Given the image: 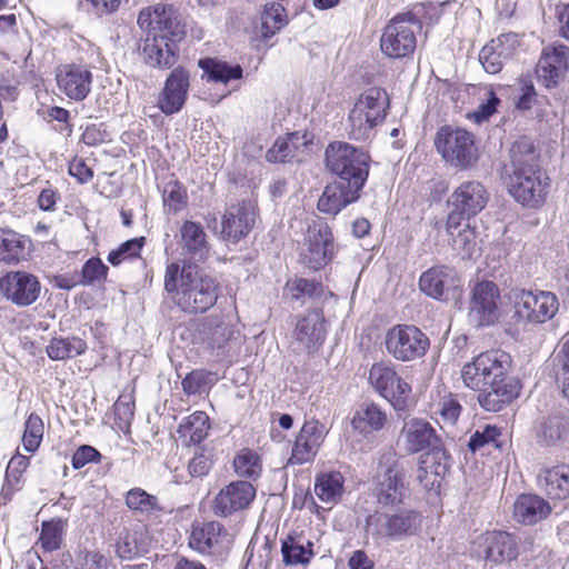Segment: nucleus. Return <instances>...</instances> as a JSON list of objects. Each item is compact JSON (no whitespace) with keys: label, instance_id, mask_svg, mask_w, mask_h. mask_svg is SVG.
<instances>
[{"label":"nucleus","instance_id":"f03ea898","mask_svg":"<svg viewBox=\"0 0 569 569\" xmlns=\"http://www.w3.org/2000/svg\"><path fill=\"white\" fill-rule=\"evenodd\" d=\"M510 158V170H507L509 193L523 206H541L548 193L549 178L539 166L532 142L526 138L517 140L511 146Z\"/></svg>","mask_w":569,"mask_h":569},{"label":"nucleus","instance_id":"58836bf2","mask_svg":"<svg viewBox=\"0 0 569 569\" xmlns=\"http://www.w3.org/2000/svg\"><path fill=\"white\" fill-rule=\"evenodd\" d=\"M209 82L228 84L232 80H240L243 77V69L240 64H230L216 58H203L198 62Z\"/></svg>","mask_w":569,"mask_h":569},{"label":"nucleus","instance_id":"aec40b11","mask_svg":"<svg viewBox=\"0 0 569 569\" xmlns=\"http://www.w3.org/2000/svg\"><path fill=\"white\" fill-rule=\"evenodd\" d=\"M256 497L254 487L248 481H233L222 488L214 499L213 511L227 517L250 506Z\"/></svg>","mask_w":569,"mask_h":569},{"label":"nucleus","instance_id":"69168bd1","mask_svg":"<svg viewBox=\"0 0 569 569\" xmlns=\"http://www.w3.org/2000/svg\"><path fill=\"white\" fill-rule=\"evenodd\" d=\"M500 99L492 90H489L487 100L478 106L477 110L472 112L470 118L477 123L488 120L497 111Z\"/></svg>","mask_w":569,"mask_h":569},{"label":"nucleus","instance_id":"f704fd0d","mask_svg":"<svg viewBox=\"0 0 569 569\" xmlns=\"http://www.w3.org/2000/svg\"><path fill=\"white\" fill-rule=\"evenodd\" d=\"M539 488L551 499L569 497V466L543 467L537 476Z\"/></svg>","mask_w":569,"mask_h":569},{"label":"nucleus","instance_id":"338daca9","mask_svg":"<svg viewBox=\"0 0 569 569\" xmlns=\"http://www.w3.org/2000/svg\"><path fill=\"white\" fill-rule=\"evenodd\" d=\"M271 565V546L264 542L254 555L252 551L248 557L244 569H269Z\"/></svg>","mask_w":569,"mask_h":569},{"label":"nucleus","instance_id":"052dcab7","mask_svg":"<svg viewBox=\"0 0 569 569\" xmlns=\"http://www.w3.org/2000/svg\"><path fill=\"white\" fill-rule=\"evenodd\" d=\"M500 436V430L495 427L487 425L482 431L477 430L469 439L468 448L470 451L476 452L485 446L493 445L497 446V438Z\"/></svg>","mask_w":569,"mask_h":569},{"label":"nucleus","instance_id":"473e14b6","mask_svg":"<svg viewBox=\"0 0 569 569\" xmlns=\"http://www.w3.org/2000/svg\"><path fill=\"white\" fill-rule=\"evenodd\" d=\"M388 421L387 412L375 402H363L351 418V427L365 438L381 431Z\"/></svg>","mask_w":569,"mask_h":569},{"label":"nucleus","instance_id":"cd10ccee","mask_svg":"<svg viewBox=\"0 0 569 569\" xmlns=\"http://www.w3.org/2000/svg\"><path fill=\"white\" fill-rule=\"evenodd\" d=\"M142 53L146 63L158 69L172 68L179 58L177 42L150 33L144 40Z\"/></svg>","mask_w":569,"mask_h":569},{"label":"nucleus","instance_id":"6ab92c4d","mask_svg":"<svg viewBox=\"0 0 569 569\" xmlns=\"http://www.w3.org/2000/svg\"><path fill=\"white\" fill-rule=\"evenodd\" d=\"M450 468V456L442 446H433L421 455L417 470L418 482L427 490L440 486Z\"/></svg>","mask_w":569,"mask_h":569},{"label":"nucleus","instance_id":"1a4fd4ad","mask_svg":"<svg viewBox=\"0 0 569 569\" xmlns=\"http://www.w3.org/2000/svg\"><path fill=\"white\" fill-rule=\"evenodd\" d=\"M559 308V299L551 291L520 289L513 292L515 317L520 322L545 323L557 316Z\"/></svg>","mask_w":569,"mask_h":569},{"label":"nucleus","instance_id":"37998d69","mask_svg":"<svg viewBox=\"0 0 569 569\" xmlns=\"http://www.w3.org/2000/svg\"><path fill=\"white\" fill-rule=\"evenodd\" d=\"M343 477L340 472H323L317 476L315 493L325 503H337L343 491Z\"/></svg>","mask_w":569,"mask_h":569},{"label":"nucleus","instance_id":"20e7f679","mask_svg":"<svg viewBox=\"0 0 569 569\" xmlns=\"http://www.w3.org/2000/svg\"><path fill=\"white\" fill-rule=\"evenodd\" d=\"M423 516L412 508L376 510L366 518V533L375 541H402L416 536Z\"/></svg>","mask_w":569,"mask_h":569},{"label":"nucleus","instance_id":"c85d7f7f","mask_svg":"<svg viewBox=\"0 0 569 569\" xmlns=\"http://www.w3.org/2000/svg\"><path fill=\"white\" fill-rule=\"evenodd\" d=\"M516 42L515 34L506 33L483 46L479 53V61L486 72L490 74L500 72L506 60L512 56Z\"/></svg>","mask_w":569,"mask_h":569},{"label":"nucleus","instance_id":"f257e3e1","mask_svg":"<svg viewBox=\"0 0 569 569\" xmlns=\"http://www.w3.org/2000/svg\"><path fill=\"white\" fill-rule=\"evenodd\" d=\"M511 359L501 350L482 352L461 369L463 385L479 391L478 402L487 411L498 412L519 395L517 382L508 377Z\"/></svg>","mask_w":569,"mask_h":569},{"label":"nucleus","instance_id":"0eeeda50","mask_svg":"<svg viewBox=\"0 0 569 569\" xmlns=\"http://www.w3.org/2000/svg\"><path fill=\"white\" fill-rule=\"evenodd\" d=\"M435 147L445 162L458 170L471 168L479 158L475 134L460 127H440Z\"/></svg>","mask_w":569,"mask_h":569},{"label":"nucleus","instance_id":"3c124183","mask_svg":"<svg viewBox=\"0 0 569 569\" xmlns=\"http://www.w3.org/2000/svg\"><path fill=\"white\" fill-rule=\"evenodd\" d=\"M144 241V237H138L122 242L118 248L109 252L107 257L108 262L117 267L128 259L139 257Z\"/></svg>","mask_w":569,"mask_h":569},{"label":"nucleus","instance_id":"5fc2aeb1","mask_svg":"<svg viewBox=\"0 0 569 569\" xmlns=\"http://www.w3.org/2000/svg\"><path fill=\"white\" fill-rule=\"evenodd\" d=\"M39 542L47 552L58 550L62 542V526L60 521H44L41 525Z\"/></svg>","mask_w":569,"mask_h":569},{"label":"nucleus","instance_id":"e2e57ef3","mask_svg":"<svg viewBox=\"0 0 569 569\" xmlns=\"http://www.w3.org/2000/svg\"><path fill=\"white\" fill-rule=\"evenodd\" d=\"M108 267L99 258L89 259L82 267V283L91 284L107 277Z\"/></svg>","mask_w":569,"mask_h":569},{"label":"nucleus","instance_id":"412c9836","mask_svg":"<svg viewBox=\"0 0 569 569\" xmlns=\"http://www.w3.org/2000/svg\"><path fill=\"white\" fill-rule=\"evenodd\" d=\"M333 249V236L328 224L309 229L303 261L308 268L319 270L332 260Z\"/></svg>","mask_w":569,"mask_h":569},{"label":"nucleus","instance_id":"603ef678","mask_svg":"<svg viewBox=\"0 0 569 569\" xmlns=\"http://www.w3.org/2000/svg\"><path fill=\"white\" fill-rule=\"evenodd\" d=\"M452 248L461 256L462 259H469L472 257L477 242L475 229L470 228L467 223L462 229L453 230Z\"/></svg>","mask_w":569,"mask_h":569},{"label":"nucleus","instance_id":"4c0bfd02","mask_svg":"<svg viewBox=\"0 0 569 569\" xmlns=\"http://www.w3.org/2000/svg\"><path fill=\"white\" fill-rule=\"evenodd\" d=\"M405 496L406 487L401 476L393 467L388 468L377 488V499L382 508L381 510L393 508L401 503Z\"/></svg>","mask_w":569,"mask_h":569},{"label":"nucleus","instance_id":"5701e85b","mask_svg":"<svg viewBox=\"0 0 569 569\" xmlns=\"http://www.w3.org/2000/svg\"><path fill=\"white\" fill-rule=\"evenodd\" d=\"M459 286L457 271L446 266L432 267L425 271L419 279L421 291L438 300H447L450 292Z\"/></svg>","mask_w":569,"mask_h":569},{"label":"nucleus","instance_id":"c03bdc74","mask_svg":"<svg viewBox=\"0 0 569 569\" xmlns=\"http://www.w3.org/2000/svg\"><path fill=\"white\" fill-rule=\"evenodd\" d=\"M87 343L79 337H54L47 346V355L51 360H66L83 355Z\"/></svg>","mask_w":569,"mask_h":569},{"label":"nucleus","instance_id":"39448f33","mask_svg":"<svg viewBox=\"0 0 569 569\" xmlns=\"http://www.w3.org/2000/svg\"><path fill=\"white\" fill-rule=\"evenodd\" d=\"M389 109L387 92L377 87L365 90L348 116V133L355 140L369 139L377 126L386 119Z\"/></svg>","mask_w":569,"mask_h":569},{"label":"nucleus","instance_id":"393cba45","mask_svg":"<svg viewBox=\"0 0 569 569\" xmlns=\"http://www.w3.org/2000/svg\"><path fill=\"white\" fill-rule=\"evenodd\" d=\"M234 333L236 330L227 317L210 316L200 325L199 339L207 348L224 353Z\"/></svg>","mask_w":569,"mask_h":569},{"label":"nucleus","instance_id":"4be33fe9","mask_svg":"<svg viewBox=\"0 0 569 569\" xmlns=\"http://www.w3.org/2000/svg\"><path fill=\"white\" fill-rule=\"evenodd\" d=\"M56 78L60 91L71 100L82 101L91 90L92 73L86 66H62Z\"/></svg>","mask_w":569,"mask_h":569},{"label":"nucleus","instance_id":"de8ad7c7","mask_svg":"<svg viewBox=\"0 0 569 569\" xmlns=\"http://www.w3.org/2000/svg\"><path fill=\"white\" fill-rule=\"evenodd\" d=\"M162 200L169 212L177 213L187 207V190L179 181L171 180L163 187Z\"/></svg>","mask_w":569,"mask_h":569},{"label":"nucleus","instance_id":"49530a36","mask_svg":"<svg viewBox=\"0 0 569 569\" xmlns=\"http://www.w3.org/2000/svg\"><path fill=\"white\" fill-rule=\"evenodd\" d=\"M261 19L264 37L273 36L288 22L286 9L283 8L282 4L277 2L266 4Z\"/></svg>","mask_w":569,"mask_h":569},{"label":"nucleus","instance_id":"e433bc0d","mask_svg":"<svg viewBox=\"0 0 569 569\" xmlns=\"http://www.w3.org/2000/svg\"><path fill=\"white\" fill-rule=\"evenodd\" d=\"M550 511L549 503L537 495H521L513 505L515 519L525 525H533L541 521Z\"/></svg>","mask_w":569,"mask_h":569},{"label":"nucleus","instance_id":"09e8293b","mask_svg":"<svg viewBox=\"0 0 569 569\" xmlns=\"http://www.w3.org/2000/svg\"><path fill=\"white\" fill-rule=\"evenodd\" d=\"M233 467L239 477L256 479L261 472L259 456L249 449L242 450L234 457Z\"/></svg>","mask_w":569,"mask_h":569},{"label":"nucleus","instance_id":"72a5a7b5","mask_svg":"<svg viewBox=\"0 0 569 569\" xmlns=\"http://www.w3.org/2000/svg\"><path fill=\"white\" fill-rule=\"evenodd\" d=\"M178 242L183 254L197 260H203L209 252L207 234L200 222L183 221L179 228Z\"/></svg>","mask_w":569,"mask_h":569},{"label":"nucleus","instance_id":"9d476101","mask_svg":"<svg viewBox=\"0 0 569 569\" xmlns=\"http://www.w3.org/2000/svg\"><path fill=\"white\" fill-rule=\"evenodd\" d=\"M369 383L396 411H403L408 408L411 386L397 372L392 362L373 363L369 371Z\"/></svg>","mask_w":569,"mask_h":569},{"label":"nucleus","instance_id":"4d7b16f0","mask_svg":"<svg viewBox=\"0 0 569 569\" xmlns=\"http://www.w3.org/2000/svg\"><path fill=\"white\" fill-rule=\"evenodd\" d=\"M142 551L136 531H126L119 536L116 552L122 559H132Z\"/></svg>","mask_w":569,"mask_h":569},{"label":"nucleus","instance_id":"6e6552de","mask_svg":"<svg viewBox=\"0 0 569 569\" xmlns=\"http://www.w3.org/2000/svg\"><path fill=\"white\" fill-rule=\"evenodd\" d=\"M489 194L483 184L476 180L460 183L448 199L451 210L447 218L446 230L453 234L463 220H470L487 206Z\"/></svg>","mask_w":569,"mask_h":569},{"label":"nucleus","instance_id":"bb28decb","mask_svg":"<svg viewBox=\"0 0 569 569\" xmlns=\"http://www.w3.org/2000/svg\"><path fill=\"white\" fill-rule=\"evenodd\" d=\"M153 34L164 37L173 42L186 36V26L180 12L172 4H157L150 20Z\"/></svg>","mask_w":569,"mask_h":569},{"label":"nucleus","instance_id":"dca6fc26","mask_svg":"<svg viewBox=\"0 0 569 569\" xmlns=\"http://www.w3.org/2000/svg\"><path fill=\"white\" fill-rule=\"evenodd\" d=\"M190 73L183 67L174 68L158 94L157 107L166 116L178 113L188 99Z\"/></svg>","mask_w":569,"mask_h":569},{"label":"nucleus","instance_id":"2eb2a0df","mask_svg":"<svg viewBox=\"0 0 569 569\" xmlns=\"http://www.w3.org/2000/svg\"><path fill=\"white\" fill-rule=\"evenodd\" d=\"M39 278L28 271H10L0 279V290L7 301L24 308L33 305L41 295Z\"/></svg>","mask_w":569,"mask_h":569},{"label":"nucleus","instance_id":"0e129e2a","mask_svg":"<svg viewBox=\"0 0 569 569\" xmlns=\"http://www.w3.org/2000/svg\"><path fill=\"white\" fill-rule=\"evenodd\" d=\"M101 453L92 446H80L71 458V465L74 469H81L91 462H99Z\"/></svg>","mask_w":569,"mask_h":569},{"label":"nucleus","instance_id":"2f4dec72","mask_svg":"<svg viewBox=\"0 0 569 569\" xmlns=\"http://www.w3.org/2000/svg\"><path fill=\"white\" fill-rule=\"evenodd\" d=\"M281 553L287 566H306L315 557L313 541L303 531L292 530L281 541Z\"/></svg>","mask_w":569,"mask_h":569},{"label":"nucleus","instance_id":"a18cd8bd","mask_svg":"<svg viewBox=\"0 0 569 569\" xmlns=\"http://www.w3.org/2000/svg\"><path fill=\"white\" fill-rule=\"evenodd\" d=\"M432 408L433 412L439 416V421L449 427L455 426L462 410L459 400L452 393L442 396L432 405Z\"/></svg>","mask_w":569,"mask_h":569},{"label":"nucleus","instance_id":"680f3d73","mask_svg":"<svg viewBox=\"0 0 569 569\" xmlns=\"http://www.w3.org/2000/svg\"><path fill=\"white\" fill-rule=\"evenodd\" d=\"M121 0H79V7L86 12L102 17L116 12Z\"/></svg>","mask_w":569,"mask_h":569},{"label":"nucleus","instance_id":"f3484780","mask_svg":"<svg viewBox=\"0 0 569 569\" xmlns=\"http://www.w3.org/2000/svg\"><path fill=\"white\" fill-rule=\"evenodd\" d=\"M327 430L318 420H308L298 432L287 466L312 462L325 441Z\"/></svg>","mask_w":569,"mask_h":569},{"label":"nucleus","instance_id":"c756f323","mask_svg":"<svg viewBox=\"0 0 569 569\" xmlns=\"http://www.w3.org/2000/svg\"><path fill=\"white\" fill-rule=\"evenodd\" d=\"M400 438L403 440L405 448L410 453H416L430 449L438 445V437L432 426L419 418H412L405 422Z\"/></svg>","mask_w":569,"mask_h":569},{"label":"nucleus","instance_id":"ea45409f","mask_svg":"<svg viewBox=\"0 0 569 569\" xmlns=\"http://www.w3.org/2000/svg\"><path fill=\"white\" fill-rule=\"evenodd\" d=\"M209 429L208 415L203 411H196L181 420L177 432L187 445H198L206 439Z\"/></svg>","mask_w":569,"mask_h":569},{"label":"nucleus","instance_id":"13d9d810","mask_svg":"<svg viewBox=\"0 0 569 569\" xmlns=\"http://www.w3.org/2000/svg\"><path fill=\"white\" fill-rule=\"evenodd\" d=\"M295 137V134H290V137H279L272 147L267 151L266 159L272 163H280L288 161L291 157H293V146L290 140Z\"/></svg>","mask_w":569,"mask_h":569},{"label":"nucleus","instance_id":"79ce46f5","mask_svg":"<svg viewBox=\"0 0 569 569\" xmlns=\"http://www.w3.org/2000/svg\"><path fill=\"white\" fill-rule=\"evenodd\" d=\"M29 239L11 229H0V260L11 263L26 258Z\"/></svg>","mask_w":569,"mask_h":569},{"label":"nucleus","instance_id":"bf43d9fd","mask_svg":"<svg viewBox=\"0 0 569 569\" xmlns=\"http://www.w3.org/2000/svg\"><path fill=\"white\" fill-rule=\"evenodd\" d=\"M213 465L212 453L210 450L201 449L196 452L189 461L188 471L191 477L202 478L208 475Z\"/></svg>","mask_w":569,"mask_h":569},{"label":"nucleus","instance_id":"ddd939ff","mask_svg":"<svg viewBox=\"0 0 569 569\" xmlns=\"http://www.w3.org/2000/svg\"><path fill=\"white\" fill-rule=\"evenodd\" d=\"M471 552L491 566H499L518 558L519 543L517 538L507 531H487L473 540Z\"/></svg>","mask_w":569,"mask_h":569},{"label":"nucleus","instance_id":"774afa93","mask_svg":"<svg viewBox=\"0 0 569 569\" xmlns=\"http://www.w3.org/2000/svg\"><path fill=\"white\" fill-rule=\"evenodd\" d=\"M69 174L78 180L80 183L89 182L93 177L92 169L81 158H74L69 162Z\"/></svg>","mask_w":569,"mask_h":569},{"label":"nucleus","instance_id":"423d86ee","mask_svg":"<svg viewBox=\"0 0 569 569\" xmlns=\"http://www.w3.org/2000/svg\"><path fill=\"white\" fill-rule=\"evenodd\" d=\"M326 166L339 180L363 188L369 176V154L343 141L331 142L326 149Z\"/></svg>","mask_w":569,"mask_h":569},{"label":"nucleus","instance_id":"9b49d317","mask_svg":"<svg viewBox=\"0 0 569 569\" xmlns=\"http://www.w3.org/2000/svg\"><path fill=\"white\" fill-rule=\"evenodd\" d=\"M387 352L398 361L409 362L422 358L430 348V339L418 327L396 325L385 337Z\"/></svg>","mask_w":569,"mask_h":569},{"label":"nucleus","instance_id":"c9c22d12","mask_svg":"<svg viewBox=\"0 0 569 569\" xmlns=\"http://www.w3.org/2000/svg\"><path fill=\"white\" fill-rule=\"evenodd\" d=\"M295 337L309 352L321 345L326 338V320L322 312L312 310L301 318L296 326Z\"/></svg>","mask_w":569,"mask_h":569},{"label":"nucleus","instance_id":"864d4df0","mask_svg":"<svg viewBox=\"0 0 569 569\" xmlns=\"http://www.w3.org/2000/svg\"><path fill=\"white\" fill-rule=\"evenodd\" d=\"M126 503L129 509L141 512L158 510V498L149 495L141 488H133L127 492Z\"/></svg>","mask_w":569,"mask_h":569},{"label":"nucleus","instance_id":"7c9ffc66","mask_svg":"<svg viewBox=\"0 0 569 569\" xmlns=\"http://www.w3.org/2000/svg\"><path fill=\"white\" fill-rule=\"evenodd\" d=\"M227 531L219 521L194 522L189 536V546L202 555H210L217 550L226 537Z\"/></svg>","mask_w":569,"mask_h":569},{"label":"nucleus","instance_id":"b1692460","mask_svg":"<svg viewBox=\"0 0 569 569\" xmlns=\"http://www.w3.org/2000/svg\"><path fill=\"white\" fill-rule=\"evenodd\" d=\"M256 212L251 201H241L230 206L222 218V236L237 242L246 237L254 223Z\"/></svg>","mask_w":569,"mask_h":569},{"label":"nucleus","instance_id":"a211bd4d","mask_svg":"<svg viewBox=\"0 0 569 569\" xmlns=\"http://www.w3.org/2000/svg\"><path fill=\"white\" fill-rule=\"evenodd\" d=\"M569 68V48L565 44L546 47L536 68L538 82L551 89L558 87Z\"/></svg>","mask_w":569,"mask_h":569},{"label":"nucleus","instance_id":"a19ab883","mask_svg":"<svg viewBox=\"0 0 569 569\" xmlns=\"http://www.w3.org/2000/svg\"><path fill=\"white\" fill-rule=\"evenodd\" d=\"M568 432L569 415L555 413L543 418L538 427L537 437L539 442L550 446L565 439Z\"/></svg>","mask_w":569,"mask_h":569},{"label":"nucleus","instance_id":"a878e982","mask_svg":"<svg viewBox=\"0 0 569 569\" xmlns=\"http://www.w3.org/2000/svg\"><path fill=\"white\" fill-rule=\"evenodd\" d=\"M360 190V188L350 186V183L342 180L329 183L318 200V210L336 216L348 204L359 199Z\"/></svg>","mask_w":569,"mask_h":569},{"label":"nucleus","instance_id":"f8f14e48","mask_svg":"<svg viewBox=\"0 0 569 569\" xmlns=\"http://www.w3.org/2000/svg\"><path fill=\"white\" fill-rule=\"evenodd\" d=\"M419 21L412 13L396 16L385 27L380 38V48L389 58L399 59L410 56L417 46L415 29Z\"/></svg>","mask_w":569,"mask_h":569},{"label":"nucleus","instance_id":"6e6d98bb","mask_svg":"<svg viewBox=\"0 0 569 569\" xmlns=\"http://www.w3.org/2000/svg\"><path fill=\"white\" fill-rule=\"evenodd\" d=\"M288 289L291 298L299 300L307 296L309 298H319L323 292L322 283L316 280H309L305 278H297L288 282Z\"/></svg>","mask_w":569,"mask_h":569},{"label":"nucleus","instance_id":"8fccbe9b","mask_svg":"<svg viewBox=\"0 0 569 569\" xmlns=\"http://www.w3.org/2000/svg\"><path fill=\"white\" fill-rule=\"evenodd\" d=\"M43 438V422L42 419L36 415L30 413L24 423V431L22 436V445L26 451L34 452Z\"/></svg>","mask_w":569,"mask_h":569},{"label":"nucleus","instance_id":"4468645a","mask_svg":"<svg viewBox=\"0 0 569 569\" xmlns=\"http://www.w3.org/2000/svg\"><path fill=\"white\" fill-rule=\"evenodd\" d=\"M500 291L492 281L478 282L472 291L469 303L468 319L475 327H488L498 321Z\"/></svg>","mask_w":569,"mask_h":569},{"label":"nucleus","instance_id":"7ed1b4c3","mask_svg":"<svg viewBox=\"0 0 569 569\" xmlns=\"http://www.w3.org/2000/svg\"><path fill=\"white\" fill-rule=\"evenodd\" d=\"M164 289L173 295L177 305L190 313L204 312L218 298V286L210 276L196 266L172 262L167 266Z\"/></svg>","mask_w":569,"mask_h":569}]
</instances>
